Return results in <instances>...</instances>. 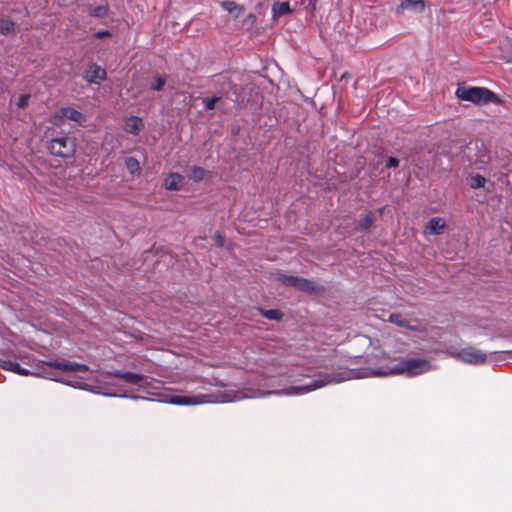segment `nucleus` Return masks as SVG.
I'll use <instances>...</instances> for the list:
<instances>
[{"label":"nucleus","instance_id":"obj_23","mask_svg":"<svg viewBox=\"0 0 512 512\" xmlns=\"http://www.w3.org/2000/svg\"><path fill=\"white\" fill-rule=\"evenodd\" d=\"M67 117L62 114V108L51 117V123L55 126H62Z\"/></svg>","mask_w":512,"mask_h":512},{"label":"nucleus","instance_id":"obj_10","mask_svg":"<svg viewBox=\"0 0 512 512\" xmlns=\"http://www.w3.org/2000/svg\"><path fill=\"white\" fill-rule=\"evenodd\" d=\"M425 6L424 0H404L396 9V13L400 14L405 10L412 13H421L425 9Z\"/></svg>","mask_w":512,"mask_h":512},{"label":"nucleus","instance_id":"obj_1","mask_svg":"<svg viewBox=\"0 0 512 512\" xmlns=\"http://www.w3.org/2000/svg\"><path fill=\"white\" fill-rule=\"evenodd\" d=\"M432 369L431 363L423 358H404L397 365L387 369H374L371 367L362 368L359 370L348 369L339 373L336 377L324 374L320 375L318 379L305 386H293L281 391H266L255 392L252 395L244 394L233 398V400H240L243 398L264 397L271 394L294 395L304 394L321 388L330 383H338L350 379L366 378V377H379L388 375H405L407 377H415L424 374ZM228 401H232L229 399Z\"/></svg>","mask_w":512,"mask_h":512},{"label":"nucleus","instance_id":"obj_22","mask_svg":"<svg viewBox=\"0 0 512 512\" xmlns=\"http://www.w3.org/2000/svg\"><path fill=\"white\" fill-rule=\"evenodd\" d=\"M126 168L131 174H134L140 170V165L137 159L129 157L126 162Z\"/></svg>","mask_w":512,"mask_h":512},{"label":"nucleus","instance_id":"obj_35","mask_svg":"<svg viewBox=\"0 0 512 512\" xmlns=\"http://www.w3.org/2000/svg\"><path fill=\"white\" fill-rule=\"evenodd\" d=\"M123 374L124 373H121V372L107 373V375H109V376L118 377V378H121V375H123Z\"/></svg>","mask_w":512,"mask_h":512},{"label":"nucleus","instance_id":"obj_32","mask_svg":"<svg viewBox=\"0 0 512 512\" xmlns=\"http://www.w3.org/2000/svg\"><path fill=\"white\" fill-rule=\"evenodd\" d=\"M398 164H399V161L396 158L390 157L388 159L387 167L388 168H394V167H397Z\"/></svg>","mask_w":512,"mask_h":512},{"label":"nucleus","instance_id":"obj_6","mask_svg":"<svg viewBox=\"0 0 512 512\" xmlns=\"http://www.w3.org/2000/svg\"><path fill=\"white\" fill-rule=\"evenodd\" d=\"M277 280L285 285L293 286L303 291H313L315 289L314 283L297 276L278 274Z\"/></svg>","mask_w":512,"mask_h":512},{"label":"nucleus","instance_id":"obj_14","mask_svg":"<svg viewBox=\"0 0 512 512\" xmlns=\"http://www.w3.org/2000/svg\"><path fill=\"white\" fill-rule=\"evenodd\" d=\"M62 114L66 116L68 120L76 122L80 125L84 124V122H86L87 120L86 116L83 113L72 107L62 108Z\"/></svg>","mask_w":512,"mask_h":512},{"label":"nucleus","instance_id":"obj_15","mask_svg":"<svg viewBox=\"0 0 512 512\" xmlns=\"http://www.w3.org/2000/svg\"><path fill=\"white\" fill-rule=\"evenodd\" d=\"M184 177L178 173H171L165 179V188L167 190H179L183 186Z\"/></svg>","mask_w":512,"mask_h":512},{"label":"nucleus","instance_id":"obj_29","mask_svg":"<svg viewBox=\"0 0 512 512\" xmlns=\"http://www.w3.org/2000/svg\"><path fill=\"white\" fill-rule=\"evenodd\" d=\"M29 98L30 96L28 94L21 95L18 99L17 106L19 108H24L28 104Z\"/></svg>","mask_w":512,"mask_h":512},{"label":"nucleus","instance_id":"obj_7","mask_svg":"<svg viewBox=\"0 0 512 512\" xmlns=\"http://www.w3.org/2000/svg\"><path fill=\"white\" fill-rule=\"evenodd\" d=\"M388 321L397 325L400 328L416 331L419 333H425L426 328L420 324H412V322L401 314L393 313L390 314Z\"/></svg>","mask_w":512,"mask_h":512},{"label":"nucleus","instance_id":"obj_2","mask_svg":"<svg viewBox=\"0 0 512 512\" xmlns=\"http://www.w3.org/2000/svg\"><path fill=\"white\" fill-rule=\"evenodd\" d=\"M456 96L460 100L469 101L475 104L500 102L499 97L495 93L484 87H460L456 90Z\"/></svg>","mask_w":512,"mask_h":512},{"label":"nucleus","instance_id":"obj_13","mask_svg":"<svg viewBox=\"0 0 512 512\" xmlns=\"http://www.w3.org/2000/svg\"><path fill=\"white\" fill-rule=\"evenodd\" d=\"M143 128V121L141 118L136 116H131L126 119L124 130L130 134H138Z\"/></svg>","mask_w":512,"mask_h":512},{"label":"nucleus","instance_id":"obj_21","mask_svg":"<svg viewBox=\"0 0 512 512\" xmlns=\"http://www.w3.org/2000/svg\"><path fill=\"white\" fill-rule=\"evenodd\" d=\"M143 376L131 372H125L123 375H121V379H124L125 381L132 383V384H138L143 380Z\"/></svg>","mask_w":512,"mask_h":512},{"label":"nucleus","instance_id":"obj_27","mask_svg":"<svg viewBox=\"0 0 512 512\" xmlns=\"http://www.w3.org/2000/svg\"><path fill=\"white\" fill-rule=\"evenodd\" d=\"M220 101V97H212L210 99L204 100L205 106L207 109H214L216 104Z\"/></svg>","mask_w":512,"mask_h":512},{"label":"nucleus","instance_id":"obj_4","mask_svg":"<svg viewBox=\"0 0 512 512\" xmlns=\"http://www.w3.org/2000/svg\"><path fill=\"white\" fill-rule=\"evenodd\" d=\"M219 401L212 395H198V396H173L167 402L174 405H200L206 403H214Z\"/></svg>","mask_w":512,"mask_h":512},{"label":"nucleus","instance_id":"obj_12","mask_svg":"<svg viewBox=\"0 0 512 512\" xmlns=\"http://www.w3.org/2000/svg\"><path fill=\"white\" fill-rule=\"evenodd\" d=\"M221 7L234 19H238L244 13V7L234 1H222Z\"/></svg>","mask_w":512,"mask_h":512},{"label":"nucleus","instance_id":"obj_3","mask_svg":"<svg viewBox=\"0 0 512 512\" xmlns=\"http://www.w3.org/2000/svg\"><path fill=\"white\" fill-rule=\"evenodd\" d=\"M50 152L59 157H70L75 152V140L68 136L52 139L48 146Z\"/></svg>","mask_w":512,"mask_h":512},{"label":"nucleus","instance_id":"obj_30","mask_svg":"<svg viewBox=\"0 0 512 512\" xmlns=\"http://www.w3.org/2000/svg\"><path fill=\"white\" fill-rule=\"evenodd\" d=\"M213 241L215 243L216 246L218 247H223L224 246V243H225V240L224 238L222 237L221 234L219 233H216L214 236H213Z\"/></svg>","mask_w":512,"mask_h":512},{"label":"nucleus","instance_id":"obj_25","mask_svg":"<svg viewBox=\"0 0 512 512\" xmlns=\"http://www.w3.org/2000/svg\"><path fill=\"white\" fill-rule=\"evenodd\" d=\"M90 14L92 16L102 18L107 15V9H106V7L99 6V7L91 9Z\"/></svg>","mask_w":512,"mask_h":512},{"label":"nucleus","instance_id":"obj_8","mask_svg":"<svg viewBox=\"0 0 512 512\" xmlns=\"http://www.w3.org/2000/svg\"><path fill=\"white\" fill-rule=\"evenodd\" d=\"M84 79L89 83L99 84L106 79V71L100 66L92 64L85 70Z\"/></svg>","mask_w":512,"mask_h":512},{"label":"nucleus","instance_id":"obj_28","mask_svg":"<svg viewBox=\"0 0 512 512\" xmlns=\"http://www.w3.org/2000/svg\"><path fill=\"white\" fill-rule=\"evenodd\" d=\"M165 85V80L161 77H157L154 83L151 85V88L156 91H160Z\"/></svg>","mask_w":512,"mask_h":512},{"label":"nucleus","instance_id":"obj_17","mask_svg":"<svg viewBox=\"0 0 512 512\" xmlns=\"http://www.w3.org/2000/svg\"><path fill=\"white\" fill-rule=\"evenodd\" d=\"M467 182L472 189H480L485 187L487 180L480 174H472L467 178Z\"/></svg>","mask_w":512,"mask_h":512},{"label":"nucleus","instance_id":"obj_20","mask_svg":"<svg viewBox=\"0 0 512 512\" xmlns=\"http://www.w3.org/2000/svg\"><path fill=\"white\" fill-rule=\"evenodd\" d=\"M15 30V24L9 19H1L0 20V33L3 35H8L13 33Z\"/></svg>","mask_w":512,"mask_h":512},{"label":"nucleus","instance_id":"obj_5","mask_svg":"<svg viewBox=\"0 0 512 512\" xmlns=\"http://www.w3.org/2000/svg\"><path fill=\"white\" fill-rule=\"evenodd\" d=\"M455 357L470 364H480L487 360V354L474 347L462 349L455 354Z\"/></svg>","mask_w":512,"mask_h":512},{"label":"nucleus","instance_id":"obj_11","mask_svg":"<svg viewBox=\"0 0 512 512\" xmlns=\"http://www.w3.org/2000/svg\"><path fill=\"white\" fill-rule=\"evenodd\" d=\"M446 227V222L443 218L434 217L428 221L426 224V230L429 234L438 235L440 234Z\"/></svg>","mask_w":512,"mask_h":512},{"label":"nucleus","instance_id":"obj_9","mask_svg":"<svg viewBox=\"0 0 512 512\" xmlns=\"http://www.w3.org/2000/svg\"><path fill=\"white\" fill-rule=\"evenodd\" d=\"M49 367H53L62 371L69 372H86L89 370V367L85 364L73 363V362H59L52 361L47 363Z\"/></svg>","mask_w":512,"mask_h":512},{"label":"nucleus","instance_id":"obj_16","mask_svg":"<svg viewBox=\"0 0 512 512\" xmlns=\"http://www.w3.org/2000/svg\"><path fill=\"white\" fill-rule=\"evenodd\" d=\"M294 10L290 7L289 2H275L272 6V13L274 18H279L283 15L289 14Z\"/></svg>","mask_w":512,"mask_h":512},{"label":"nucleus","instance_id":"obj_33","mask_svg":"<svg viewBox=\"0 0 512 512\" xmlns=\"http://www.w3.org/2000/svg\"><path fill=\"white\" fill-rule=\"evenodd\" d=\"M308 7H310L311 12L315 11V9H316V0H309Z\"/></svg>","mask_w":512,"mask_h":512},{"label":"nucleus","instance_id":"obj_24","mask_svg":"<svg viewBox=\"0 0 512 512\" xmlns=\"http://www.w3.org/2000/svg\"><path fill=\"white\" fill-rule=\"evenodd\" d=\"M262 315L271 320H279L282 317V313L279 310H266L262 312Z\"/></svg>","mask_w":512,"mask_h":512},{"label":"nucleus","instance_id":"obj_18","mask_svg":"<svg viewBox=\"0 0 512 512\" xmlns=\"http://www.w3.org/2000/svg\"><path fill=\"white\" fill-rule=\"evenodd\" d=\"M1 366L9 371L15 372L20 375H30V372L27 369H23L17 362L14 361H2Z\"/></svg>","mask_w":512,"mask_h":512},{"label":"nucleus","instance_id":"obj_31","mask_svg":"<svg viewBox=\"0 0 512 512\" xmlns=\"http://www.w3.org/2000/svg\"><path fill=\"white\" fill-rule=\"evenodd\" d=\"M256 22V16L252 13L248 14L245 19L243 20L244 24H247L249 26H253Z\"/></svg>","mask_w":512,"mask_h":512},{"label":"nucleus","instance_id":"obj_26","mask_svg":"<svg viewBox=\"0 0 512 512\" xmlns=\"http://www.w3.org/2000/svg\"><path fill=\"white\" fill-rule=\"evenodd\" d=\"M373 223V217L370 215V214H366L361 220H360V227L362 229H368L369 227H371Z\"/></svg>","mask_w":512,"mask_h":512},{"label":"nucleus","instance_id":"obj_36","mask_svg":"<svg viewBox=\"0 0 512 512\" xmlns=\"http://www.w3.org/2000/svg\"><path fill=\"white\" fill-rule=\"evenodd\" d=\"M364 341L369 342V343L371 342L370 339H368V338H364Z\"/></svg>","mask_w":512,"mask_h":512},{"label":"nucleus","instance_id":"obj_19","mask_svg":"<svg viewBox=\"0 0 512 512\" xmlns=\"http://www.w3.org/2000/svg\"><path fill=\"white\" fill-rule=\"evenodd\" d=\"M189 171V178L195 182L202 181L206 176L209 175L207 170L199 166H192Z\"/></svg>","mask_w":512,"mask_h":512},{"label":"nucleus","instance_id":"obj_34","mask_svg":"<svg viewBox=\"0 0 512 512\" xmlns=\"http://www.w3.org/2000/svg\"><path fill=\"white\" fill-rule=\"evenodd\" d=\"M109 35H110V33L108 31H102V32L96 33V36L98 38H102V37L109 36Z\"/></svg>","mask_w":512,"mask_h":512}]
</instances>
